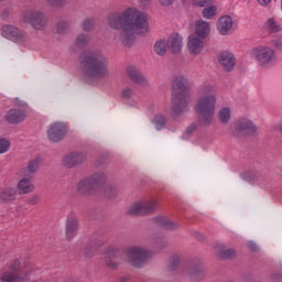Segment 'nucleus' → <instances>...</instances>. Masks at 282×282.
<instances>
[{"label":"nucleus","mask_w":282,"mask_h":282,"mask_svg":"<svg viewBox=\"0 0 282 282\" xmlns=\"http://www.w3.org/2000/svg\"><path fill=\"white\" fill-rule=\"evenodd\" d=\"M108 25L111 30L119 31L115 36L126 47H131L135 42V34L144 36L151 32L149 14L138 8L130 7L122 12H113L108 15Z\"/></svg>","instance_id":"obj_1"},{"label":"nucleus","mask_w":282,"mask_h":282,"mask_svg":"<svg viewBox=\"0 0 282 282\" xmlns=\"http://www.w3.org/2000/svg\"><path fill=\"white\" fill-rule=\"evenodd\" d=\"M79 65L83 74L88 78H108L109 58L96 51H85L79 56Z\"/></svg>","instance_id":"obj_2"},{"label":"nucleus","mask_w":282,"mask_h":282,"mask_svg":"<svg viewBox=\"0 0 282 282\" xmlns=\"http://www.w3.org/2000/svg\"><path fill=\"white\" fill-rule=\"evenodd\" d=\"M215 87L213 85L203 86L199 90L200 98L195 104V111L200 122L209 126L215 118V107L217 106V97L213 94Z\"/></svg>","instance_id":"obj_3"},{"label":"nucleus","mask_w":282,"mask_h":282,"mask_svg":"<svg viewBox=\"0 0 282 282\" xmlns=\"http://www.w3.org/2000/svg\"><path fill=\"white\" fill-rule=\"evenodd\" d=\"M188 86H186V78L178 75L172 80V116H180L184 111H188Z\"/></svg>","instance_id":"obj_4"},{"label":"nucleus","mask_w":282,"mask_h":282,"mask_svg":"<svg viewBox=\"0 0 282 282\" xmlns=\"http://www.w3.org/2000/svg\"><path fill=\"white\" fill-rule=\"evenodd\" d=\"M107 183V175L102 172L94 174L91 177L80 180L77 184L79 195H91L102 188Z\"/></svg>","instance_id":"obj_5"},{"label":"nucleus","mask_w":282,"mask_h":282,"mask_svg":"<svg viewBox=\"0 0 282 282\" xmlns=\"http://www.w3.org/2000/svg\"><path fill=\"white\" fill-rule=\"evenodd\" d=\"M23 23H29L34 30H45L47 28V17L40 11H26L22 15Z\"/></svg>","instance_id":"obj_6"},{"label":"nucleus","mask_w":282,"mask_h":282,"mask_svg":"<svg viewBox=\"0 0 282 282\" xmlns=\"http://www.w3.org/2000/svg\"><path fill=\"white\" fill-rule=\"evenodd\" d=\"M251 54L260 65H270L276 59V53L270 46H257L251 51Z\"/></svg>","instance_id":"obj_7"},{"label":"nucleus","mask_w":282,"mask_h":282,"mask_svg":"<svg viewBox=\"0 0 282 282\" xmlns=\"http://www.w3.org/2000/svg\"><path fill=\"white\" fill-rule=\"evenodd\" d=\"M234 129L232 135H235V138H239L243 131L247 135H254V133H257V126L250 119L246 118L236 120Z\"/></svg>","instance_id":"obj_8"},{"label":"nucleus","mask_w":282,"mask_h":282,"mask_svg":"<svg viewBox=\"0 0 282 282\" xmlns=\"http://www.w3.org/2000/svg\"><path fill=\"white\" fill-rule=\"evenodd\" d=\"M150 257L151 253L143 248L133 247L128 250V261L135 268H140Z\"/></svg>","instance_id":"obj_9"},{"label":"nucleus","mask_w":282,"mask_h":282,"mask_svg":"<svg viewBox=\"0 0 282 282\" xmlns=\"http://www.w3.org/2000/svg\"><path fill=\"white\" fill-rule=\"evenodd\" d=\"M158 208V200L147 203H134L128 210V215H149Z\"/></svg>","instance_id":"obj_10"},{"label":"nucleus","mask_w":282,"mask_h":282,"mask_svg":"<svg viewBox=\"0 0 282 282\" xmlns=\"http://www.w3.org/2000/svg\"><path fill=\"white\" fill-rule=\"evenodd\" d=\"M1 34L4 36V39H10L11 41H25L28 39V34L25 32L17 29L15 26L12 25H4L1 29Z\"/></svg>","instance_id":"obj_11"},{"label":"nucleus","mask_w":282,"mask_h":282,"mask_svg":"<svg viewBox=\"0 0 282 282\" xmlns=\"http://www.w3.org/2000/svg\"><path fill=\"white\" fill-rule=\"evenodd\" d=\"M65 133H67V127L61 122H55L47 131L48 140L51 142H61L65 138Z\"/></svg>","instance_id":"obj_12"},{"label":"nucleus","mask_w":282,"mask_h":282,"mask_svg":"<svg viewBox=\"0 0 282 282\" xmlns=\"http://www.w3.org/2000/svg\"><path fill=\"white\" fill-rule=\"evenodd\" d=\"M78 217L75 214H70L66 219V239L72 241L76 235H78Z\"/></svg>","instance_id":"obj_13"},{"label":"nucleus","mask_w":282,"mask_h":282,"mask_svg":"<svg viewBox=\"0 0 282 282\" xmlns=\"http://www.w3.org/2000/svg\"><path fill=\"white\" fill-rule=\"evenodd\" d=\"M187 50L193 56L202 54V50H204V40L202 37H197L195 34L189 35L187 41Z\"/></svg>","instance_id":"obj_14"},{"label":"nucleus","mask_w":282,"mask_h":282,"mask_svg":"<svg viewBox=\"0 0 282 282\" xmlns=\"http://www.w3.org/2000/svg\"><path fill=\"white\" fill-rule=\"evenodd\" d=\"M87 156L80 152H72L63 159V164L66 169H74L77 164H83Z\"/></svg>","instance_id":"obj_15"},{"label":"nucleus","mask_w":282,"mask_h":282,"mask_svg":"<svg viewBox=\"0 0 282 282\" xmlns=\"http://www.w3.org/2000/svg\"><path fill=\"white\" fill-rule=\"evenodd\" d=\"M18 191L20 195H30L36 191V186L32 183V176H24L18 182Z\"/></svg>","instance_id":"obj_16"},{"label":"nucleus","mask_w":282,"mask_h":282,"mask_svg":"<svg viewBox=\"0 0 282 282\" xmlns=\"http://www.w3.org/2000/svg\"><path fill=\"white\" fill-rule=\"evenodd\" d=\"M218 62L219 65L224 67V69H226L227 72H231L236 63L235 55H232V53L229 52H223L218 55Z\"/></svg>","instance_id":"obj_17"},{"label":"nucleus","mask_w":282,"mask_h":282,"mask_svg":"<svg viewBox=\"0 0 282 282\" xmlns=\"http://www.w3.org/2000/svg\"><path fill=\"white\" fill-rule=\"evenodd\" d=\"M232 18L230 15H223L218 20L217 29L223 36H226L232 30Z\"/></svg>","instance_id":"obj_18"},{"label":"nucleus","mask_w":282,"mask_h":282,"mask_svg":"<svg viewBox=\"0 0 282 282\" xmlns=\"http://www.w3.org/2000/svg\"><path fill=\"white\" fill-rule=\"evenodd\" d=\"M183 39L180 34L173 33L167 40V47L173 52V54H180L182 52Z\"/></svg>","instance_id":"obj_19"},{"label":"nucleus","mask_w":282,"mask_h":282,"mask_svg":"<svg viewBox=\"0 0 282 282\" xmlns=\"http://www.w3.org/2000/svg\"><path fill=\"white\" fill-rule=\"evenodd\" d=\"M210 34V24L208 22H205L204 20H198L195 23V34L194 36H197L198 39H206Z\"/></svg>","instance_id":"obj_20"},{"label":"nucleus","mask_w":282,"mask_h":282,"mask_svg":"<svg viewBox=\"0 0 282 282\" xmlns=\"http://www.w3.org/2000/svg\"><path fill=\"white\" fill-rule=\"evenodd\" d=\"M6 120L11 124H19V122L25 120V112L21 109H11L8 111Z\"/></svg>","instance_id":"obj_21"},{"label":"nucleus","mask_w":282,"mask_h":282,"mask_svg":"<svg viewBox=\"0 0 282 282\" xmlns=\"http://www.w3.org/2000/svg\"><path fill=\"white\" fill-rule=\"evenodd\" d=\"M126 74L132 83H137V85H144L147 80L144 79V76H142V73L135 68V66H129L126 70Z\"/></svg>","instance_id":"obj_22"},{"label":"nucleus","mask_w":282,"mask_h":282,"mask_svg":"<svg viewBox=\"0 0 282 282\" xmlns=\"http://www.w3.org/2000/svg\"><path fill=\"white\" fill-rule=\"evenodd\" d=\"M17 199V188L14 187H0V202L8 204Z\"/></svg>","instance_id":"obj_23"},{"label":"nucleus","mask_w":282,"mask_h":282,"mask_svg":"<svg viewBox=\"0 0 282 282\" xmlns=\"http://www.w3.org/2000/svg\"><path fill=\"white\" fill-rule=\"evenodd\" d=\"M105 259L107 268H111V270L118 268V251L109 249L105 254Z\"/></svg>","instance_id":"obj_24"},{"label":"nucleus","mask_w":282,"mask_h":282,"mask_svg":"<svg viewBox=\"0 0 282 282\" xmlns=\"http://www.w3.org/2000/svg\"><path fill=\"white\" fill-rule=\"evenodd\" d=\"M41 165V158H36L29 162L28 166L22 171L24 177H32L34 173L39 171V166Z\"/></svg>","instance_id":"obj_25"},{"label":"nucleus","mask_w":282,"mask_h":282,"mask_svg":"<svg viewBox=\"0 0 282 282\" xmlns=\"http://www.w3.org/2000/svg\"><path fill=\"white\" fill-rule=\"evenodd\" d=\"M263 28L269 34H276L282 30L281 24L274 18L268 19Z\"/></svg>","instance_id":"obj_26"},{"label":"nucleus","mask_w":282,"mask_h":282,"mask_svg":"<svg viewBox=\"0 0 282 282\" xmlns=\"http://www.w3.org/2000/svg\"><path fill=\"white\" fill-rule=\"evenodd\" d=\"M1 281H3V282H23V281H25V279H23V276H21V274L17 273L15 271L4 270V272L1 275Z\"/></svg>","instance_id":"obj_27"},{"label":"nucleus","mask_w":282,"mask_h":282,"mask_svg":"<svg viewBox=\"0 0 282 282\" xmlns=\"http://www.w3.org/2000/svg\"><path fill=\"white\" fill-rule=\"evenodd\" d=\"M154 221L155 224H158L162 228H165L166 230H175V228H177V225L171 223L167 218L162 216L155 217Z\"/></svg>","instance_id":"obj_28"},{"label":"nucleus","mask_w":282,"mask_h":282,"mask_svg":"<svg viewBox=\"0 0 282 282\" xmlns=\"http://www.w3.org/2000/svg\"><path fill=\"white\" fill-rule=\"evenodd\" d=\"M166 47H169L167 42L164 40H159L154 44V52L159 56H164V54H166Z\"/></svg>","instance_id":"obj_29"},{"label":"nucleus","mask_w":282,"mask_h":282,"mask_svg":"<svg viewBox=\"0 0 282 282\" xmlns=\"http://www.w3.org/2000/svg\"><path fill=\"white\" fill-rule=\"evenodd\" d=\"M218 117H219L220 122H223V124H228L230 122V118H231L230 108H228V107L221 108L218 111Z\"/></svg>","instance_id":"obj_30"},{"label":"nucleus","mask_w":282,"mask_h":282,"mask_svg":"<svg viewBox=\"0 0 282 282\" xmlns=\"http://www.w3.org/2000/svg\"><path fill=\"white\" fill-rule=\"evenodd\" d=\"M189 274H192L194 281H202L204 279V270L202 265H194L189 269Z\"/></svg>","instance_id":"obj_31"},{"label":"nucleus","mask_w":282,"mask_h":282,"mask_svg":"<svg viewBox=\"0 0 282 282\" xmlns=\"http://www.w3.org/2000/svg\"><path fill=\"white\" fill-rule=\"evenodd\" d=\"M4 270L10 271V272H19L21 270V261L19 259L12 260L6 268Z\"/></svg>","instance_id":"obj_32"},{"label":"nucleus","mask_w":282,"mask_h":282,"mask_svg":"<svg viewBox=\"0 0 282 282\" xmlns=\"http://www.w3.org/2000/svg\"><path fill=\"white\" fill-rule=\"evenodd\" d=\"M218 257L220 259H235V257H237V252L234 249H225L218 253Z\"/></svg>","instance_id":"obj_33"},{"label":"nucleus","mask_w":282,"mask_h":282,"mask_svg":"<svg viewBox=\"0 0 282 282\" xmlns=\"http://www.w3.org/2000/svg\"><path fill=\"white\" fill-rule=\"evenodd\" d=\"M153 122H154L155 128L158 129V131H160V129H162L163 127L166 126V118H164L163 115H156L154 117Z\"/></svg>","instance_id":"obj_34"},{"label":"nucleus","mask_w":282,"mask_h":282,"mask_svg":"<svg viewBox=\"0 0 282 282\" xmlns=\"http://www.w3.org/2000/svg\"><path fill=\"white\" fill-rule=\"evenodd\" d=\"M217 14V8L216 7H208L203 10V15L205 19H213Z\"/></svg>","instance_id":"obj_35"},{"label":"nucleus","mask_w":282,"mask_h":282,"mask_svg":"<svg viewBox=\"0 0 282 282\" xmlns=\"http://www.w3.org/2000/svg\"><path fill=\"white\" fill-rule=\"evenodd\" d=\"M87 43H89V36L85 35V34L78 35V37L76 40L77 47H85L87 45Z\"/></svg>","instance_id":"obj_36"},{"label":"nucleus","mask_w":282,"mask_h":282,"mask_svg":"<svg viewBox=\"0 0 282 282\" xmlns=\"http://www.w3.org/2000/svg\"><path fill=\"white\" fill-rule=\"evenodd\" d=\"M82 28L84 32H91V30L94 29V20L91 19L84 20V22L82 23Z\"/></svg>","instance_id":"obj_37"},{"label":"nucleus","mask_w":282,"mask_h":282,"mask_svg":"<svg viewBox=\"0 0 282 282\" xmlns=\"http://www.w3.org/2000/svg\"><path fill=\"white\" fill-rule=\"evenodd\" d=\"M10 151V141L0 139V154L8 153Z\"/></svg>","instance_id":"obj_38"},{"label":"nucleus","mask_w":282,"mask_h":282,"mask_svg":"<svg viewBox=\"0 0 282 282\" xmlns=\"http://www.w3.org/2000/svg\"><path fill=\"white\" fill-rule=\"evenodd\" d=\"M39 202H41V196L37 194H34L26 199V204H30L31 206H36Z\"/></svg>","instance_id":"obj_39"},{"label":"nucleus","mask_w":282,"mask_h":282,"mask_svg":"<svg viewBox=\"0 0 282 282\" xmlns=\"http://www.w3.org/2000/svg\"><path fill=\"white\" fill-rule=\"evenodd\" d=\"M177 265H180V258L178 257H172L170 259L169 270H177Z\"/></svg>","instance_id":"obj_40"},{"label":"nucleus","mask_w":282,"mask_h":282,"mask_svg":"<svg viewBox=\"0 0 282 282\" xmlns=\"http://www.w3.org/2000/svg\"><path fill=\"white\" fill-rule=\"evenodd\" d=\"M193 3L198 8H206V6H210V3H213V0H193Z\"/></svg>","instance_id":"obj_41"},{"label":"nucleus","mask_w":282,"mask_h":282,"mask_svg":"<svg viewBox=\"0 0 282 282\" xmlns=\"http://www.w3.org/2000/svg\"><path fill=\"white\" fill-rule=\"evenodd\" d=\"M48 2V6H52L53 8H61L62 6H65L67 0H46Z\"/></svg>","instance_id":"obj_42"},{"label":"nucleus","mask_w":282,"mask_h":282,"mask_svg":"<svg viewBox=\"0 0 282 282\" xmlns=\"http://www.w3.org/2000/svg\"><path fill=\"white\" fill-rule=\"evenodd\" d=\"M66 30H69V23H67V22H59L57 24V32H58V34H65Z\"/></svg>","instance_id":"obj_43"},{"label":"nucleus","mask_w":282,"mask_h":282,"mask_svg":"<svg viewBox=\"0 0 282 282\" xmlns=\"http://www.w3.org/2000/svg\"><path fill=\"white\" fill-rule=\"evenodd\" d=\"M271 44L273 45V47H275V50H279L280 52H282V37H274L271 41Z\"/></svg>","instance_id":"obj_44"},{"label":"nucleus","mask_w":282,"mask_h":282,"mask_svg":"<svg viewBox=\"0 0 282 282\" xmlns=\"http://www.w3.org/2000/svg\"><path fill=\"white\" fill-rule=\"evenodd\" d=\"M121 98H126V99L133 98V90L131 88L122 89Z\"/></svg>","instance_id":"obj_45"},{"label":"nucleus","mask_w":282,"mask_h":282,"mask_svg":"<svg viewBox=\"0 0 282 282\" xmlns=\"http://www.w3.org/2000/svg\"><path fill=\"white\" fill-rule=\"evenodd\" d=\"M94 252H96V248H94V247H85L84 248L85 257H91V254H94Z\"/></svg>","instance_id":"obj_46"},{"label":"nucleus","mask_w":282,"mask_h":282,"mask_svg":"<svg viewBox=\"0 0 282 282\" xmlns=\"http://www.w3.org/2000/svg\"><path fill=\"white\" fill-rule=\"evenodd\" d=\"M159 3L164 8H169V6H173V3H175V0H159Z\"/></svg>","instance_id":"obj_47"},{"label":"nucleus","mask_w":282,"mask_h":282,"mask_svg":"<svg viewBox=\"0 0 282 282\" xmlns=\"http://www.w3.org/2000/svg\"><path fill=\"white\" fill-rule=\"evenodd\" d=\"M140 8H149L151 6V0H139Z\"/></svg>","instance_id":"obj_48"},{"label":"nucleus","mask_w":282,"mask_h":282,"mask_svg":"<svg viewBox=\"0 0 282 282\" xmlns=\"http://www.w3.org/2000/svg\"><path fill=\"white\" fill-rule=\"evenodd\" d=\"M257 3H259V6L265 7V6H270V3H272V0H256Z\"/></svg>","instance_id":"obj_49"},{"label":"nucleus","mask_w":282,"mask_h":282,"mask_svg":"<svg viewBox=\"0 0 282 282\" xmlns=\"http://www.w3.org/2000/svg\"><path fill=\"white\" fill-rule=\"evenodd\" d=\"M108 197H113V195H116V191H113L112 188H109V191L106 192Z\"/></svg>","instance_id":"obj_50"},{"label":"nucleus","mask_w":282,"mask_h":282,"mask_svg":"<svg viewBox=\"0 0 282 282\" xmlns=\"http://www.w3.org/2000/svg\"><path fill=\"white\" fill-rule=\"evenodd\" d=\"M248 248H249L250 250H257V243H254V242H249V243H248Z\"/></svg>","instance_id":"obj_51"},{"label":"nucleus","mask_w":282,"mask_h":282,"mask_svg":"<svg viewBox=\"0 0 282 282\" xmlns=\"http://www.w3.org/2000/svg\"><path fill=\"white\" fill-rule=\"evenodd\" d=\"M193 131H195V126H192V127L187 128L188 133H193Z\"/></svg>","instance_id":"obj_52"},{"label":"nucleus","mask_w":282,"mask_h":282,"mask_svg":"<svg viewBox=\"0 0 282 282\" xmlns=\"http://www.w3.org/2000/svg\"><path fill=\"white\" fill-rule=\"evenodd\" d=\"M1 1H4V0H0V3H1Z\"/></svg>","instance_id":"obj_53"}]
</instances>
